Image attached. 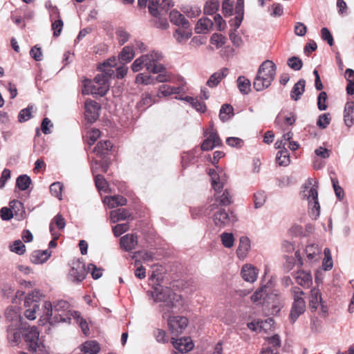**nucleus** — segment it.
I'll list each match as a JSON object with an SVG mask.
<instances>
[{"label": "nucleus", "instance_id": "f704fd0d", "mask_svg": "<svg viewBox=\"0 0 354 354\" xmlns=\"http://www.w3.org/2000/svg\"><path fill=\"white\" fill-rule=\"evenodd\" d=\"M192 35L193 32L191 27L189 29H183L178 27L173 32V37L178 44H183L185 41L192 38Z\"/></svg>", "mask_w": 354, "mask_h": 354}, {"label": "nucleus", "instance_id": "a878e982", "mask_svg": "<svg viewBox=\"0 0 354 354\" xmlns=\"http://www.w3.org/2000/svg\"><path fill=\"white\" fill-rule=\"evenodd\" d=\"M306 83V80L303 78L299 79L295 83L290 93L292 100L297 102L301 99L305 92Z\"/></svg>", "mask_w": 354, "mask_h": 354}, {"label": "nucleus", "instance_id": "4be33fe9", "mask_svg": "<svg viewBox=\"0 0 354 354\" xmlns=\"http://www.w3.org/2000/svg\"><path fill=\"white\" fill-rule=\"evenodd\" d=\"M259 270L251 264H245L242 266L241 274L243 279L247 282H254L258 276Z\"/></svg>", "mask_w": 354, "mask_h": 354}, {"label": "nucleus", "instance_id": "dca6fc26", "mask_svg": "<svg viewBox=\"0 0 354 354\" xmlns=\"http://www.w3.org/2000/svg\"><path fill=\"white\" fill-rule=\"evenodd\" d=\"M169 20L172 24L183 29H189L191 26L189 21L176 9L170 11Z\"/></svg>", "mask_w": 354, "mask_h": 354}, {"label": "nucleus", "instance_id": "0e129e2a", "mask_svg": "<svg viewBox=\"0 0 354 354\" xmlns=\"http://www.w3.org/2000/svg\"><path fill=\"white\" fill-rule=\"evenodd\" d=\"M320 36L322 39L324 41H326L330 47L334 45L335 41L333 36L327 27H323L321 28Z\"/></svg>", "mask_w": 354, "mask_h": 354}, {"label": "nucleus", "instance_id": "864d4df0", "mask_svg": "<svg viewBox=\"0 0 354 354\" xmlns=\"http://www.w3.org/2000/svg\"><path fill=\"white\" fill-rule=\"evenodd\" d=\"M30 184L31 179L26 174L20 175L17 177L16 180V186L19 188V189L21 191L26 190Z\"/></svg>", "mask_w": 354, "mask_h": 354}, {"label": "nucleus", "instance_id": "9d476101", "mask_svg": "<svg viewBox=\"0 0 354 354\" xmlns=\"http://www.w3.org/2000/svg\"><path fill=\"white\" fill-rule=\"evenodd\" d=\"M293 299L289 314V320L291 324H294L305 313L306 308V301L302 297L295 295Z\"/></svg>", "mask_w": 354, "mask_h": 354}, {"label": "nucleus", "instance_id": "c03bdc74", "mask_svg": "<svg viewBox=\"0 0 354 354\" xmlns=\"http://www.w3.org/2000/svg\"><path fill=\"white\" fill-rule=\"evenodd\" d=\"M104 269L102 267H97L94 263H89L87 265V273H90L94 280H97L103 275Z\"/></svg>", "mask_w": 354, "mask_h": 354}, {"label": "nucleus", "instance_id": "2eb2a0df", "mask_svg": "<svg viewBox=\"0 0 354 354\" xmlns=\"http://www.w3.org/2000/svg\"><path fill=\"white\" fill-rule=\"evenodd\" d=\"M37 302V298L34 299V296L32 295H28L26 297L24 305L27 309L26 310L24 315L27 319L33 320L36 318V312L39 309Z\"/></svg>", "mask_w": 354, "mask_h": 354}, {"label": "nucleus", "instance_id": "f8f14e48", "mask_svg": "<svg viewBox=\"0 0 354 354\" xmlns=\"http://www.w3.org/2000/svg\"><path fill=\"white\" fill-rule=\"evenodd\" d=\"M151 73L157 75L155 80L158 83H167L171 82V73H169L166 66L161 63L156 62L154 66L151 68Z\"/></svg>", "mask_w": 354, "mask_h": 354}, {"label": "nucleus", "instance_id": "0eeeda50", "mask_svg": "<svg viewBox=\"0 0 354 354\" xmlns=\"http://www.w3.org/2000/svg\"><path fill=\"white\" fill-rule=\"evenodd\" d=\"M72 265L73 266L70 269L68 277H73V282L80 283L86 277L87 266L80 258L74 259L72 261Z\"/></svg>", "mask_w": 354, "mask_h": 354}, {"label": "nucleus", "instance_id": "412c9836", "mask_svg": "<svg viewBox=\"0 0 354 354\" xmlns=\"http://www.w3.org/2000/svg\"><path fill=\"white\" fill-rule=\"evenodd\" d=\"M138 244V236L136 234H127L120 240V248L125 252H131Z\"/></svg>", "mask_w": 354, "mask_h": 354}, {"label": "nucleus", "instance_id": "ea45409f", "mask_svg": "<svg viewBox=\"0 0 354 354\" xmlns=\"http://www.w3.org/2000/svg\"><path fill=\"white\" fill-rule=\"evenodd\" d=\"M94 182L98 191H103L105 193L111 192L110 185L103 175H94Z\"/></svg>", "mask_w": 354, "mask_h": 354}, {"label": "nucleus", "instance_id": "37998d69", "mask_svg": "<svg viewBox=\"0 0 354 354\" xmlns=\"http://www.w3.org/2000/svg\"><path fill=\"white\" fill-rule=\"evenodd\" d=\"M198 151V147H195L192 150L187 151V152H183L185 156H182L181 157V162L183 165V167L184 168H186L190 163L193 162L196 158V154Z\"/></svg>", "mask_w": 354, "mask_h": 354}, {"label": "nucleus", "instance_id": "49530a36", "mask_svg": "<svg viewBox=\"0 0 354 354\" xmlns=\"http://www.w3.org/2000/svg\"><path fill=\"white\" fill-rule=\"evenodd\" d=\"M63 188V184L59 181H56L50 185L49 191L53 196L57 198L59 201H62Z\"/></svg>", "mask_w": 354, "mask_h": 354}, {"label": "nucleus", "instance_id": "9b49d317", "mask_svg": "<svg viewBox=\"0 0 354 354\" xmlns=\"http://www.w3.org/2000/svg\"><path fill=\"white\" fill-rule=\"evenodd\" d=\"M171 344L178 353L182 354L187 353L194 348V343L189 336L181 337L180 338L171 337Z\"/></svg>", "mask_w": 354, "mask_h": 354}, {"label": "nucleus", "instance_id": "39448f33", "mask_svg": "<svg viewBox=\"0 0 354 354\" xmlns=\"http://www.w3.org/2000/svg\"><path fill=\"white\" fill-rule=\"evenodd\" d=\"M25 342L30 351L37 353L42 352L44 347L43 340L39 338V332L36 326H32L24 334Z\"/></svg>", "mask_w": 354, "mask_h": 354}, {"label": "nucleus", "instance_id": "a211bd4d", "mask_svg": "<svg viewBox=\"0 0 354 354\" xmlns=\"http://www.w3.org/2000/svg\"><path fill=\"white\" fill-rule=\"evenodd\" d=\"M322 294L319 288L313 287L310 290V296L308 301V308L311 313L317 310L320 304L323 303Z\"/></svg>", "mask_w": 354, "mask_h": 354}, {"label": "nucleus", "instance_id": "13d9d810", "mask_svg": "<svg viewBox=\"0 0 354 354\" xmlns=\"http://www.w3.org/2000/svg\"><path fill=\"white\" fill-rule=\"evenodd\" d=\"M156 102V99L149 93H145L142 94L141 100L137 103V106L142 107L147 106V107H149Z\"/></svg>", "mask_w": 354, "mask_h": 354}, {"label": "nucleus", "instance_id": "5701e85b", "mask_svg": "<svg viewBox=\"0 0 354 354\" xmlns=\"http://www.w3.org/2000/svg\"><path fill=\"white\" fill-rule=\"evenodd\" d=\"M229 69L223 67L218 71L212 73L206 82V85L210 88L216 87L222 80L227 75Z\"/></svg>", "mask_w": 354, "mask_h": 354}, {"label": "nucleus", "instance_id": "e433bc0d", "mask_svg": "<svg viewBox=\"0 0 354 354\" xmlns=\"http://www.w3.org/2000/svg\"><path fill=\"white\" fill-rule=\"evenodd\" d=\"M111 222L115 223L120 221H125L131 217V214L127 209L119 208L110 212Z\"/></svg>", "mask_w": 354, "mask_h": 354}, {"label": "nucleus", "instance_id": "a18cd8bd", "mask_svg": "<svg viewBox=\"0 0 354 354\" xmlns=\"http://www.w3.org/2000/svg\"><path fill=\"white\" fill-rule=\"evenodd\" d=\"M100 136V130L99 129L93 128L87 132L84 142L88 146V147H91L95 144V142Z\"/></svg>", "mask_w": 354, "mask_h": 354}, {"label": "nucleus", "instance_id": "c85d7f7f", "mask_svg": "<svg viewBox=\"0 0 354 354\" xmlns=\"http://www.w3.org/2000/svg\"><path fill=\"white\" fill-rule=\"evenodd\" d=\"M251 248L250 240L248 236H242L239 239V246L236 253L239 259H241L246 257Z\"/></svg>", "mask_w": 354, "mask_h": 354}, {"label": "nucleus", "instance_id": "cd10ccee", "mask_svg": "<svg viewBox=\"0 0 354 354\" xmlns=\"http://www.w3.org/2000/svg\"><path fill=\"white\" fill-rule=\"evenodd\" d=\"M276 71V64L272 60L270 59H266L264 62H263L257 70L258 73H260L269 78L270 76L268 74L272 73L273 74V80H274L275 78Z\"/></svg>", "mask_w": 354, "mask_h": 354}, {"label": "nucleus", "instance_id": "680f3d73", "mask_svg": "<svg viewBox=\"0 0 354 354\" xmlns=\"http://www.w3.org/2000/svg\"><path fill=\"white\" fill-rule=\"evenodd\" d=\"M254 207L259 209L261 207L266 201V196L264 191H259L253 195Z\"/></svg>", "mask_w": 354, "mask_h": 354}, {"label": "nucleus", "instance_id": "2f4dec72", "mask_svg": "<svg viewBox=\"0 0 354 354\" xmlns=\"http://www.w3.org/2000/svg\"><path fill=\"white\" fill-rule=\"evenodd\" d=\"M235 115L234 109L230 104L224 103L219 110L218 118L222 122L231 120Z\"/></svg>", "mask_w": 354, "mask_h": 354}, {"label": "nucleus", "instance_id": "f3484780", "mask_svg": "<svg viewBox=\"0 0 354 354\" xmlns=\"http://www.w3.org/2000/svg\"><path fill=\"white\" fill-rule=\"evenodd\" d=\"M112 148L113 144L109 140H101L93 147V152L100 158H105L108 157Z\"/></svg>", "mask_w": 354, "mask_h": 354}, {"label": "nucleus", "instance_id": "7c9ffc66", "mask_svg": "<svg viewBox=\"0 0 354 354\" xmlns=\"http://www.w3.org/2000/svg\"><path fill=\"white\" fill-rule=\"evenodd\" d=\"M135 57L134 48L132 46H125L118 54V59L120 64H127L131 62Z\"/></svg>", "mask_w": 354, "mask_h": 354}, {"label": "nucleus", "instance_id": "b1692460", "mask_svg": "<svg viewBox=\"0 0 354 354\" xmlns=\"http://www.w3.org/2000/svg\"><path fill=\"white\" fill-rule=\"evenodd\" d=\"M53 311L52 302L46 300V324L55 326L56 324L62 322L63 315L58 313L53 316Z\"/></svg>", "mask_w": 354, "mask_h": 354}, {"label": "nucleus", "instance_id": "7ed1b4c3", "mask_svg": "<svg viewBox=\"0 0 354 354\" xmlns=\"http://www.w3.org/2000/svg\"><path fill=\"white\" fill-rule=\"evenodd\" d=\"M262 306L263 310H268L270 315L278 316L282 308L279 291L277 290L267 291L264 301L262 302Z\"/></svg>", "mask_w": 354, "mask_h": 354}, {"label": "nucleus", "instance_id": "f03ea898", "mask_svg": "<svg viewBox=\"0 0 354 354\" xmlns=\"http://www.w3.org/2000/svg\"><path fill=\"white\" fill-rule=\"evenodd\" d=\"M312 180V178H308L307 183L303 185L304 192L309 189L308 194H304L303 199L308 200V205H312L310 214L314 216L313 220H317L320 215L321 207L318 200V186L313 185Z\"/></svg>", "mask_w": 354, "mask_h": 354}, {"label": "nucleus", "instance_id": "8fccbe9b", "mask_svg": "<svg viewBox=\"0 0 354 354\" xmlns=\"http://www.w3.org/2000/svg\"><path fill=\"white\" fill-rule=\"evenodd\" d=\"M268 283L262 285L257 288L252 295L250 299L254 303H257L261 300L264 301L265 295L268 291Z\"/></svg>", "mask_w": 354, "mask_h": 354}, {"label": "nucleus", "instance_id": "1a4fd4ad", "mask_svg": "<svg viewBox=\"0 0 354 354\" xmlns=\"http://www.w3.org/2000/svg\"><path fill=\"white\" fill-rule=\"evenodd\" d=\"M102 106L96 101L87 98L84 102V118L89 124L95 122L100 115Z\"/></svg>", "mask_w": 354, "mask_h": 354}, {"label": "nucleus", "instance_id": "338daca9", "mask_svg": "<svg viewBox=\"0 0 354 354\" xmlns=\"http://www.w3.org/2000/svg\"><path fill=\"white\" fill-rule=\"evenodd\" d=\"M328 95L326 91H320L317 96V108L319 111H326L328 108Z\"/></svg>", "mask_w": 354, "mask_h": 354}, {"label": "nucleus", "instance_id": "4c0bfd02", "mask_svg": "<svg viewBox=\"0 0 354 354\" xmlns=\"http://www.w3.org/2000/svg\"><path fill=\"white\" fill-rule=\"evenodd\" d=\"M276 164L280 167H287L290 163V154L287 148L277 151L275 158Z\"/></svg>", "mask_w": 354, "mask_h": 354}, {"label": "nucleus", "instance_id": "423d86ee", "mask_svg": "<svg viewBox=\"0 0 354 354\" xmlns=\"http://www.w3.org/2000/svg\"><path fill=\"white\" fill-rule=\"evenodd\" d=\"M213 221L216 227H224L230 223L234 224L238 221L236 215L232 210L228 212L224 208L220 207L213 215Z\"/></svg>", "mask_w": 354, "mask_h": 354}, {"label": "nucleus", "instance_id": "5fc2aeb1", "mask_svg": "<svg viewBox=\"0 0 354 354\" xmlns=\"http://www.w3.org/2000/svg\"><path fill=\"white\" fill-rule=\"evenodd\" d=\"M215 201L221 206H227L232 203V197L227 189H224L221 195L216 196Z\"/></svg>", "mask_w": 354, "mask_h": 354}, {"label": "nucleus", "instance_id": "e2e57ef3", "mask_svg": "<svg viewBox=\"0 0 354 354\" xmlns=\"http://www.w3.org/2000/svg\"><path fill=\"white\" fill-rule=\"evenodd\" d=\"M174 6V3L172 0H158L156 8L158 10H160V13L166 14L168 11Z\"/></svg>", "mask_w": 354, "mask_h": 354}, {"label": "nucleus", "instance_id": "c9c22d12", "mask_svg": "<svg viewBox=\"0 0 354 354\" xmlns=\"http://www.w3.org/2000/svg\"><path fill=\"white\" fill-rule=\"evenodd\" d=\"M9 205L12 210V213L14 216L18 219L21 220L24 219L26 216V211L24 206V204L18 201L13 200L9 203Z\"/></svg>", "mask_w": 354, "mask_h": 354}, {"label": "nucleus", "instance_id": "052dcab7", "mask_svg": "<svg viewBox=\"0 0 354 354\" xmlns=\"http://www.w3.org/2000/svg\"><path fill=\"white\" fill-rule=\"evenodd\" d=\"M331 118L329 113H324L319 115L316 124L320 129H325L330 124Z\"/></svg>", "mask_w": 354, "mask_h": 354}, {"label": "nucleus", "instance_id": "a19ab883", "mask_svg": "<svg viewBox=\"0 0 354 354\" xmlns=\"http://www.w3.org/2000/svg\"><path fill=\"white\" fill-rule=\"evenodd\" d=\"M21 326L20 327H12V325H8V339L9 342L17 344L21 342Z\"/></svg>", "mask_w": 354, "mask_h": 354}, {"label": "nucleus", "instance_id": "473e14b6", "mask_svg": "<svg viewBox=\"0 0 354 354\" xmlns=\"http://www.w3.org/2000/svg\"><path fill=\"white\" fill-rule=\"evenodd\" d=\"M354 112V101H348L344 106V121L346 127H351L354 124V118L352 114Z\"/></svg>", "mask_w": 354, "mask_h": 354}, {"label": "nucleus", "instance_id": "4468645a", "mask_svg": "<svg viewBox=\"0 0 354 354\" xmlns=\"http://www.w3.org/2000/svg\"><path fill=\"white\" fill-rule=\"evenodd\" d=\"M268 75L270 76V78L257 72L253 81V88L256 91H262L271 86L274 80L272 73Z\"/></svg>", "mask_w": 354, "mask_h": 354}, {"label": "nucleus", "instance_id": "6ab92c4d", "mask_svg": "<svg viewBox=\"0 0 354 354\" xmlns=\"http://www.w3.org/2000/svg\"><path fill=\"white\" fill-rule=\"evenodd\" d=\"M293 277L297 284L304 288H308L313 285V277L310 271L306 272L304 270H299L293 274Z\"/></svg>", "mask_w": 354, "mask_h": 354}, {"label": "nucleus", "instance_id": "bf43d9fd", "mask_svg": "<svg viewBox=\"0 0 354 354\" xmlns=\"http://www.w3.org/2000/svg\"><path fill=\"white\" fill-rule=\"evenodd\" d=\"M330 180L337 201H342L344 197L343 188L339 185L337 178L330 177Z\"/></svg>", "mask_w": 354, "mask_h": 354}, {"label": "nucleus", "instance_id": "ddd939ff", "mask_svg": "<svg viewBox=\"0 0 354 354\" xmlns=\"http://www.w3.org/2000/svg\"><path fill=\"white\" fill-rule=\"evenodd\" d=\"M156 6L153 1H151L150 6H148L149 15L156 19L154 23V26L156 28L161 30H167L169 27L168 20L166 17H162V14L160 10H158V8Z\"/></svg>", "mask_w": 354, "mask_h": 354}, {"label": "nucleus", "instance_id": "603ef678", "mask_svg": "<svg viewBox=\"0 0 354 354\" xmlns=\"http://www.w3.org/2000/svg\"><path fill=\"white\" fill-rule=\"evenodd\" d=\"M149 59L148 55H142L136 58L131 65V71L137 73L142 69L145 62Z\"/></svg>", "mask_w": 354, "mask_h": 354}, {"label": "nucleus", "instance_id": "c756f323", "mask_svg": "<svg viewBox=\"0 0 354 354\" xmlns=\"http://www.w3.org/2000/svg\"><path fill=\"white\" fill-rule=\"evenodd\" d=\"M84 354H97L101 349L100 344L96 340H87L80 346Z\"/></svg>", "mask_w": 354, "mask_h": 354}, {"label": "nucleus", "instance_id": "79ce46f5", "mask_svg": "<svg viewBox=\"0 0 354 354\" xmlns=\"http://www.w3.org/2000/svg\"><path fill=\"white\" fill-rule=\"evenodd\" d=\"M220 3L218 0H207L204 5L203 13L205 15H213L217 14L219 10Z\"/></svg>", "mask_w": 354, "mask_h": 354}, {"label": "nucleus", "instance_id": "4d7b16f0", "mask_svg": "<svg viewBox=\"0 0 354 354\" xmlns=\"http://www.w3.org/2000/svg\"><path fill=\"white\" fill-rule=\"evenodd\" d=\"M221 239L223 245L226 248H231L234 244V236L231 232H224L221 234Z\"/></svg>", "mask_w": 354, "mask_h": 354}, {"label": "nucleus", "instance_id": "6e6552de", "mask_svg": "<svg viewBox=\"0 0 354 354\" xmlns=\"http://www.w3.org/2000/svg\"><path fill=\"white\" fill-rule=\"evenodd\" d=\"M189 324L187 317L183 315H172L167 319L169 332L174 335L178 336L186 329Z\"/></svg>", "mask_w": 354, "mask_h": 354}, {"label": "nucleus", "instance_id": "bb28decb", "mask_svg": "<svg viewBox=\"0 0 354 354\" xmlns=\"http://www.w3.org/2000/svg\"><path fill=\"white\" fill-rule=\"evenodd\" d=\"M104 203L109 208L112 209L119 206H124L127 203V199L119 194L113 196H106L104 198Z\"/></svg>", "mask_w": 354, "mask_h": 354}, {"label": "nucleus", "instance_id": "58836bf2", "mask_svg": "<svg viewBox=\"0 0 354 354\" xmlns=\"http://www.w3.org/2000/svg\"><path fill=\"white\" fill-rule=\"evenodd\" d=\"M236 84L239 92L244 95L249 94L251 91V82L244 75L238 77Z\"/></svg>", "mask_w": 354, "mask_h": 354}, {"label": "nucleus", "instance_id": "20e7f679", "mask_svg": "<svg viewBox=\"0 0 354 354\" xmlns=\"http://www.w3.org/2000/svg\"><path fill=\"white\" fill-rule=\"evenodd\" d=\"M46 9L49 12L53 35L55 38H57L61 35L64 28V21L61 17L59 10L56 6H53L49 0L46 1Z\"/></svg>", "mask_w": 354, "mask_h": 354}, {"label": "nucleus", "instance_id": "72a5a7b5", "mask_svg": "<svg viewBox=\"0 0 354 354\" xmlns=\"http://www.w3.org/2000/svg\"><path fill=\"white\" fill-rule=\"evenodd\" d=\"M156 76L152 75L149 73H140L136 75L135 78V83L138 85H154L158 81L155 80Z\"/></svg>", "mask_w": 354, "mask_h": 354}, {"label": "nucleus", "instance_id": "774afa93", "mask_svg": "<svg viewBox=\"0 0 354 354\" xmlns=\"http://www.w3.org/2000/svg\"><path fill=\"white\" fill-rule=\"evenodd\" d=\"M53 310L55 312H64L68 310L70 308L69 303L64 299H58L54 302H52Z\"/></svg>", "mask_w": 354, "mask_h": 354}, {"label": "nucleus", "instance_id": "aec40b11", "mask_svg": "<svg viewBox=\"0 0 354 354\" xmlns=\"http://www.w3.org/2000/svg\"><path fill=\"white\" fill-rule=\"evenodd\" d=\"M214 27L213 21L207 17H203L200 18L194 28L196 34L205 35L207 34Z\"/></svg>", "mask_w": 354, "mask_h": 354}, {"label": "nucleus", "instance_id": "393cba45", "mask_svg": "<svg viewBox=\"0 0 354 354\" xmlns=\"http://www.w3.org/2000/svg\"><path fill=\"white\" fill-rule=\"evenodd\" d=\"M5 316L6 320L10 323L9 325H12V327L21 326V317L17 309L13 307L8 308L5 312Z\"/></svg>", "mask_w": 354, "mask_h": 354}, {"label": "nucleus", "instance_id": "6e6d98bb", "mask_svg": "<svg viewBox=\"0 0 354 354\" xmlns=\"http://www.w3.org/2000/svg\"><path fill=\"white\" fill-rule=\"evenodd\" d=\"M247 327L253 332L263 331L265 333H268V330L263 327V321L259 319L248 322Z\"/></svg>", "mask_w": 354, "mask_h": 354}, {"label": "nucleus", "instance_id": "de8ad7c7", "mask_svg": "<svg viewBox=\"0 0 354 354\" xmlns=\"http://www.w3.org/2000/svg\"><path fill=\"white\" fill-rule=\"evenodd\" d=\"M286 64L290 68L295 71H300L304 66L302 59L297 55L288 58Z\"/></svg>", "mask_w": 354, "mask_h": 354}, {"label": "nucleus", "instance_id": "f257e3e1", "mask_svg": "<svg viewBox=\"0 0 354 354\" xmlns=\"http://www.w3.org/2000/svg\"><path fill=\"white\" fill-rule=\"evenodd\" d=\"M158 283L152 286V290L147 292V296L151 297L156 303H162L167 310L178 306H182L183 299L181 295L176 293L170 287L161 285L158 279Z\"/></svg>", "mask_w": 354, "mask_h": 354}, {"label": "nucleus", "instance_id": "3c124183", "mask_svg": "<svg viewBox=\"0 0 354 354\" xmlns=\"http://www.w3.org/2000/svg\"><path fill=\"white\" fill-rule=\"evenodd\" d=\"M227 38L221 33L214 32L209 39L211 44L214 45L216 48H221L226 43Z\"/></svg>", "mask_w": 354, "mask_h": 354}, {"label": "nucleus", "instance_id": "69168bd1", "mask_svg": "<svg viewBox=\"0 0 354 354\" xmlns=\"http://www.w3.org/2000/svg\"><path fill=\"white\" fill-rule=\"evenodd\" d=\"M222 12L225 17H230L234 13V1L223 0L222 2Z\"/></svg>", "mask_w": 354, "mask_h": 354}, {"label": "nucleus", "instance_id": "09e8293b", "mask_svg": "<svg viewBox=\"0 0 354 354\" xmlns=\"http://www.w3.org/2000/svg\"><path fill=\"white\" fill-rule=\"evenodd\" d=\"M304 252L308 260H313L317 255L322 253L321 248L315 243H310L306 245Z\"/></svg>", "mask_w": 354, "mask_h": 354}]
</instances>
